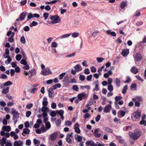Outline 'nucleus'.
Masks as SVG:
<instances>
[{"label": "nucleus", "instance_id": "17", "mask_svg": "<svg viewBox=\"0 0 146 146\" xmlns=\"http://www.w3.org/2000/svg\"><path fill=\"white\" fill-rule=\"evenodd\" d=\"M36 73L35 70L34 69L30 70L29 72V78H31L33 76L35 75Z\"/></svg>", "mask_w": 146, "mask_h": 146}, {"label": "nucleus", "instance_id": "59", "mask_svg": "<svg viewBox=\"0 0 146 146\" xmlns=\"http://www.w3.org/2000/svg\"><path fill=\"white\" fill-rule=\"evenodd\" d=\"M79 78L80 80L83 81L84 80L85 78L84 75H80L79 76Z\"/></svg>", "mask_w": 146, "mask_h": 146}, {"label": "nucleus", "instance_id": "42", "mask_svg": "<svg viewBox=\"0 0 146 146\" xmlns=\"http://www.w3.org/2000/svg\"><path fill=\"white\" fill-rule=\"evenodd\" d=\"M56 125L57 127H59L60 126L61 123V121L60 119H58L56 121Z\"/></svg>", "mask_w": 146, "mask_h": 146}, {"label": "nucleus", "instance_id": "19", "mask_svg": "<svg viewBox=\"0 0 146 146\" xmlns=\"http://www.w3.org/2000/svg\"><path fill=\"white\" fill-rule=\"evenodd\" d=\"M106 33L108 35H111L112 36L115 37L116 36V34L114 31L111 32V30H108L106 31Z\"/></svg>", "mask_w": 146, "mask_h": 146}, {"label": "nucleus", "instance_id": "28", "mask_svg": "<svg viewBox=\"0 0 146 146\" xmlns=\"http://www.w3.org/2000/svg\"><path fill=\"white\" fill-rule=\"evenodd\" d=\"M75 138L78 142H80L82 141V136L78 135H75Z\"/></svg>", "mask_w": 146, "mask_h": 146}, {"label": "nucleus", "instance_id": "61", "mask_svg": "<svg viewBox=\"0 0 146 146\" xmlns=\"http://www.w3.org/2000/svg\"><path fill=\"white\" fill-rule=\"evenodd\" d=\"M49 15V13H44L43 14V15L44 17V20H46L47 19Z\"/></svg>", "mask_w": 146, "mask_h": 146}, {"label": "nucleus", "instance_id": "29", "mask_svg": "<svg viewBox=\"0 0 146 146\" xmlns=\"http://www.w3.org/2000/svg\"><path fill=\"white\" fill-rule=\"evenodd\" d=\"M132 100L141 102L142 101V98L140 96H136L135 98H133Z\"/></svg>", "mask_w": 146, "mask_h": 146}, {"label": "nucleus", "instance_id": "48", "mask_svg": "<svg viewBox=\"0 0 146 146\" xmlns=\"http://www.w3.org/2000/svg\"><path fill=\"white\" fill-rule=\"evenodd\" d=\"M93 141L92 140H88L86 141L85 144L86 146H89L92 143Z\"/></svg>", "mask_w": 146, "mask_h": 146}, {"label": "nucleus", "instance_id": "15", "mask_svg": "<svg viewBox=\"0 0 146 146\" xmlns=\"http://www.w3.org/2000/svg\"><path fill=\"white\" fill-rule=\"evenodd\" d=\"M100 129H96L95 131L93 133L94 136L96 137H100L101 134L100 133H99Z\"/></svg>", "mask_w": 146, "mask_h": 146}, {"label": "nucleus", "instance_id": "1", "mask_svg": "<svg viewBox=\"0 0 146 146\" xmlns=\"http://www.w3.org/2000/svg\"><path fill=\"white\" fill-rule=\"evenodd\" d=\"M141 134V132L137 129L134 130L133 132L130 131L129 133V135L130 137L134 140L137 139Z\"/></svg>", "mask_w": 146, "mask_h": 146}, {"label": "nucleus", "instance_id": "40", "mask_svg": "<svg viewBox=\"0 0 146 146\" xmlns=\"http://www.w3.org/2000/svg\"><path fill=\"white\" fill-rule=\"evenodd\" d=\"M126 4L125 1H122L120 4V7L121 9H123L126 5Z\"/></svg>", "mask_w": 146, "mask_h": 146}, {"label": "nucleus", "instance_id": "23", "mask_svg": "<svg viewBox=\"0 0 146 146\" xmlns=\"http://www.w3.org/2000/svg\"><path fill=\"white\" fill-rule=\"evenodd\" d=\"M114 82L116 86L119 87L120 86L121 82L118 78H115L114 80Z\"/></svg>", "mask_w": 146, "mask_h": 146}, {"label": "nucleus", "instance_id": "21", "mask_svg": "<svg viewBox=\"0 0 146 146\" xmlns=\"http://www.w3.org/2000/svg\"><path fill=\"white\" fill-rule=\"evenodd\" d=\"M30 132V130L27 128H24L23 130V132L22 133V135L23 136H25V135L24 134H29Z\"/></svg>", "mask_w": 146, "mask_h": 146}, {"label": "nucleus", "instance_id": "43", "mask_svg": "<svg viewBox=\"0 0 146 146\" xmlns=\"http://www.w3.org/2000/svg\"><path fill=\"white\" fill-rule=\"evenodd\" d=\"M122 98L120 96H116L114 98V99L115 100V102L118 103V102L119 100H120L122 99Z\"/></svg>", "mask_w": 146, "mask_h": 146}, {"label": "nucleus", "instance_id": "8", "mask_svg": "<svg viewBox=\"0 0 146 146\" xmlns=\"http://www.w3.org/2000/svg\"><path fill=\"white\" fill-rule=\"evenodd\" d=\"M79 125L78 123H76L74 125V130L78 134L80 133V130L79 128Z\"/></svg>", "mask_w": 146, "mask_h": 146}, {"label": "nucleus", "instance_id": "35", "mask_svg": "<svg viewBox=\"0 0 146 146\" xmlns=\"http://www.w3.org/2000/svg\"><path fill=\"white\" fill-rule=\"evenodd\" d=\"M128 89V86L127 85H125L124 87H123V89L122 90V93L123 94H125L127 90Z\"/></svg>", "mask_w": 146, "mask_h": 146}, {"label": "nucleus", "instance_id": "36", "mask_svg": "<svg viewBox=\"0 0 146 146\" xmlns=\"http://www.w3.org/2000/svg\"><path fill=\"white\" fill-rule=\"evenodd\" d=\"M71 35V34L70 33H68V34H65L61 36H60V39H62V38H66L68 37Z\"/></svg>", "mask_w": 146, "mask_h": 146}, {"label": "nucleus", "instance_id": "37", "mask_svg": "<svg viewBox=\"0 0 146 146\" xmlns=\"http://www.w3.org/2000/svg\"><path fill=\"white\" fill-rule=\"evenodd\" d=\"M41 111L42 112H48V108L46 107V106H43L42 108Z\"/></svg>", "mask_w": 146, "mask_h": 146}, {"label": "nucleus", "instance_id": "63", "mask_svg": "<svg viewBox=\"0 0 146 146\" xmlns=\"http://www.w3.org/2000/svg\"><path fill=\"white\" fill-rule=\"evenodd\" d=\"M90 70L92 72H95L96 71V68L94 66H92L90 68Z\"/></svg>", "mask_w": 146, "mask_h": 146}, {"label": "nucleus", "instance_id": "56", "mask_svg": "<svg viewBox=\"0 0 146 146\" xmlns=\"http://www.w3.org/2000/svg\"><path fill=\"white\" fill-rule=\"evenodd\" d=\"M66 72H63L59 76V79L60 80L62 79L63 77L65 75Z\"/></svg>", "mask_w": 146, "mask_h": 146}, {"label": "nucleus", "instance_id": "3", "mask_svg": "<svg viewBox=\"0 0 146 146\" xmlns=\"http://www.w3.org/2000/svg\"><path fill=\"white\" fill-rule=\"evenodd\" d=\"M50 19L52 21L51 22V24H56L59 23L60 21L59 17L56 15L51 16L50 18Z\"/></svg>", "mask_w": 146, "mask_h": 146}, {"label": "nucleus", "instance_id": "32", "mask_svg": "<svg viewBox=\"0 0 146 146\" xmlns=\"http://www.w3.org/2000/svg\"><path fill=\"white\" fill-rule=\"evenodd\" d=\"M26 14L25 13H21L20 15L19 18L20 20H22L25 19Z\"/></svg>", "mask_w": 146, "mask_h": 146}, {"label": "nucleus", "instance_id": "5", "mask_svg": "<svg viewBox=\"0 0 146 146\" xmlns=\"http://www.w3.org/2000/svg\"><path fill=\"white\" fill-rule=\"evenodd\" d=\"M133 57L135 62L139 61L142 58V56L141 54L138 53L133 55Z\"/></svg>", "mask_w": 146, "mask_h": 146}, {"label": "nucleus", "instance_id": "47", "mask_svg": "<svg viewBox=\"0 0 146 146\" xmlns=\"http://www.w3.org/2000/svg\"><path fill=\"white\" fill-rule=\"evenodd\" d=\"M14 37L10 36L8 38V41L10 43H13L14 42Z\"/></svg>", "mask_w": 146, "mask_h": 146}, {"label": "nucleus", "instance_id": "6", "mask_svg": "<svg viewBox=\"0 0 146 146\" xmlns=\"http://www.w3.org/2000/svg\"><path fill=\"white\" fill-rule=\"evenodd\" d=\"M46 128L44 126H41L40 129H36L35 132L37 134H40L41 133H43L46 131Z\"/></svg>", "mask_w": 146, "mask_h": 146}, {"label": "nucleus", "instance_id": "44", "mask_svg": "<svg viewBox=\"0 0 146 146\" xmlns=\"http://www.w3.org/2000/svg\"><path fill=\"white\" fill-rule=\"evenodd\" d=\"M96 60L98 62L100 63L102 62L104 60V59L102 57H97Z\"/></svg>", "mask_w": 146, "mask_h": 146}, {"label": "nucleus", "instance_id": "58", "mask_svg": "<svg viewBox=\"0 0 146 146\" xmlns=\"http://www.w3.org/2000/svg\"><path fill=\"white\" fill-rule=\"evenodd\" d=\"M20 63L21 64H23L24 65H26V64H27L26 61L23 59L21 60Z\"/></svg>", "mask_w": 146, "mask_h": 146}, {"label": "nucleus", "instance_id": "45", "mask_svg": "<svg viewBox=\"0 0 146 146\" xmlns=\"http://www.w3.org/2000/svg\"><path fill=\"white\" fill-rule=\"evenodd\" d=\"M38 24V23L37 22L35 21H33L32 22V23L30 24V26L31 27L35 26L36 25Z\"/></svg>", "mask_w": 146, "mask_h": 146}, {"label": "nucleus", "instance_id": "4", "mask_svg": "<svg viewBox=\"0 0 146 146\" xmlns=\"http://www.w3.org/2000/svg\"><path fill=\"white\" fill-rule=\"evenodd\" d=\"M6 138L4 137L0 139V144L1 146H11V143L8 142H6Z\"/></svg>", "mask_w": 146, "mask_h": 146}, {"label": "nucleus", "instance_id": "13", "mask_svg": "<svg viewBox=\"0 0 146 146\" xmlns=\"http://www.w3.org/2000/svg\"><path fill=\"white\" fill-rule=\"evenodd\" d=\"M23 144V142L20 140L16 141L13 143L14 146H22Z\"/></svg>", "mask_w": 146, "mask_h": 146}, {"label": "nucleus", "instance_id": "62", "mask_svg": "<svg viewBox=\"0 0 146 146\" xmlns=\"http://www.w3.org/2000/svg\"><path fill=\"white\" fill-rule=\"evenodd\" d=\"M33 18V14L31 13H30L28 14L27 16V20H29Z\"/></svg>", "mask_w": 146, "mask_h": 146}, {"label": "nucleus", "instance_id": "18", "mask_svg": "<svg viewBox=\"0 0 146 146\" xmlns=\"http://www.w3.org/2000/svg\"><path fill=\"white\" fill-rule=\"evenodd\" d=\"M3 130L5 131L9 132L11 130V128L10 126H3L2 128Z\"/></svg>", "mask_w": 146, "mask_h": 146}, {"label": "nucleus", "instance_id": "30", "mask_svg": "<svg viewBox=\"0 0 146 146\" xmlns=\"http://www.w3.org/2000/svg\"><path fill=\"white\" fill-rule=\"evenodd\" d=\"M103 129L105 131L110 133H112L113 132L112 130L111 129L108 127H105Z\"/></svg>", "mask_w": 146, "mask_h": 146}, {"label": "nucleus", "instance_id": "25", "mask_svg": "<svg viewBox=\"0 0 146 146\" xmlns=\"http://www.w3.org/2000/svg\"><path fill=\"white\" fill-rule=\"evenodd\" d=\"M43 101L42 104L43 106H46L47 105L48 102L47 101V98L46 97H44L43 98Z\"/></svg>", "mask_w": 146, "mask_h": 146}, {"label": "nucleus", "instance_id": "60", "mask_svg": "<svg viewBox=\"0 0 146 146\" xmlns=\"http://www.w3.org/2000/svg\"><path fill=\"white\" fill-rule=\"evenodd\" d=\"M57 44L56 42H53L51 43V47L56 48L57 46Z\"/></svg>", "mask_w": 146, "mask_h": 146}, {"label": "nucleus", "instance_id": "7", "mask_svg": "<svg viewBox=\"0 0 146 146\" xmlns=\"http://www.w3.org/2000/svg\"><path fill=\"white\" fill-rule=\"evenodd\" d=\"M52 72L50 71L49 68H46L45 69L42 71V74L44 76L48 75L49 74H52Z\"/></svg>", "mask_w": 146, "mask_h": 146}, {"label": "nucleus", "instance_id": "39", "mask_svg": "<svg viewBox=\"0 0 146 146\" xmlns=\"http://www.w3.org/2000/svg\"><path fill=\"white\" fill-rule=\"evenodd\" d=\"M47 130L49 129L51 127V125L50 123L49 122H47L45 123Z\"/></svg>", "mask_w": 146, "mask_h": 146}, {"label": "nucleus", "instance_id": "52", "mask_svg": "<svg viewBox=\"0 0 146 146\" xmlns=\"http://www.w3.org/2000/svg\"><path fill=\"white\" fill-rule=\"evenodd\" d=\"M5 86H8L10 85H11L13 84V83L10 81H8L5 83Z\"/></svg>", "mask_w": 146, "mask_h": 146}, {"label": "nucleus", "instance_id": "12", "mask_svg": "<svg viewBox=\"0 0 146 146\" xmlns=\"http://www.w3.org/2000/svg\"><path fill=\"white\" fill-rule=\"evenodd\" d=\"M57 136V133H54L50 135V138L52 141H54L56 139Z\"/></svg>", "mask_w": 146, "mask_h": 146}, {"label": "nucleus", "instance_id": "26", "mask_svg": "<svg viewBox=\"0 0 146 146\" xmlns=\"http://www.w3.org/2000/svg\"><path fill=\"white\" fill-rule=\"evenodd\" d=\"M137 85L135 83H133L131 84L130 86V89L132 91L137 90Z\"/></svg>", "mask_w": 146, "mask_h": 146}, {"label": "nucleus", "instance_id": "16", "mask_svg": "<svg viewBox=\"0 0 146 146\" xmlns=\"http://www.w3.org/2000/svg\"><path fill=\"white\" fill-rule=\"evenodd\" d=\"M111 105L110 104H108L106 105L104 109V111L106 113H108L110 111Z\"/></svg>", "mask_w": 146, "mask_h": 146}, {"label": "nucleus", "instance_id": "54", "mask_svg": "<svg viewBox=\"0 0 146 146\" xmlns=\"http://www.w3.org/2000/svg\"><path fill=\"white\" fill-rule=\"evenodd\" d=\"M76 54L75 52H73L72 54L68 55L66 56V57L67 58H70L74 57Z\"/></svg>", "mask_w": 146, "mask_h": 146}, {"label": "nucleus", "instance_id": "31", "mask_svg": "<svg viewBox=\"0 0 146 146\" xmlns=\"http://www.w3.org/2000/svg\"><path fill=\"white\" fill-rule=\"evenodd\" d=\"M72 124V122L69 120H67L65 121V125L68 127L71 126Z\"/></svg>", "mask_w": 146, "mask_h": 146}, {"label": "nucleus", "instance_id": "34", "mask_svg": "<svg viewBox=\"0 0 146 146\" xmlns=\"http://www.w3.org/2000/svg\"><path fill=\"white\" fill-rule=\"evenodd\" d=\"M61 86V84L60 83L56 84L52 86L53 90H55L57 88H59Z\"/></svg>", "mask_w": 146, "mask_h": 146}, {"label": "nucleus", "instance_id": "24", "mask_svg": "<svg viewBox=\"0 0 146 146\" xmlns=\"http://www.w3.org/2000/svg\"><path fill=\"white\" fill-rule=\"evenodd\" d=\"M116 139L119 140V142L121 143H123L124 142V140L122 139V137L121 136H115Z\"/></svg>", "mask_w": 146, "mask_h": 146}, {"label": "nucleus", "instance_id": "46", "mask_svg": "<svg viewBox=\"0 0 146 146\" xmlns=\"http://www.w3.org/2000/svg\"><path fill=\"white\" fill-rule=\"evenodd\" d=\"M79 33H78L74 32L72 34V36L73 38H76L79 36Z\"/></svg>", "mask_w": 146, "mask_h": 146}, {"label": "nucleus", "instance_id": "20", "mask_svg": "<svg viewBox=\"0 0 146 146\" xmlns=\"http://www.w3.org/2000/svg\"><path fill=\"white\" fill-rule=\"evenodd\" d=\"M74 68L76 72L80 71L82 70V67L79 64H77L74 67Z\"/></svg>", "mask_w": 146, "mask_h": 146}, {"label": "nucleus", "instance_id": "14", "mask_svg": "<svg viewBox=\"0 0 146 146\" xmlns=\"http://www.w3.org/2000/svg\"><path fill=\"white\" fill-rule=\"evenodd\" d=\"M19 113L17 114H14L13 115V119L14 121L15 124H16L17 122V119L19 117Z\"/></svg>", "mask_w": 146, "mask_h": 146}, {"label": "nucleus", "instance_id": "57", "mask_svg": "<svg viewBox=\"0 0 146 146\" xmlns=\"http://www.w3.org/2000/svg\"><path fill=\"white\" fill-rule=\"evenodd\" d=\"M108 89L110 92L112 91L113 90V87L112 85H108Z\"/></svg>", "mask_w": 146, "mask_h": 146}, {"label": "nucleus", "instance_id": "10", "mask_svg": "<svg viewBox=\"0 0 146 146\" xmlns=\"http://www.w3.org/2000/svg\"><path fill=\"white\" fill-rule=\"evenodd\" d=\"M48 92L49 98L52 99H53L54 97V94L52 88H49L48 91Z\"/></svg>", "mask_w": 146, "mask_h": 146}, {"label": "nucleus", "instance_id": "27", "mask_svg": "<svg viewBox=\"0 0 146 146\" xmlns=\"http://www.w3.org/2000/svg\"><path fill=\"white\" fill-rule=\"evenodd\" d=\"M9 88L7 87L3 89L2 90V92L4 94H6L8 93L9 92Z\"/></svg>", "mask_w": 146, "mask_h": 146}, {"label": "nucleus", "instance_id": "33", "mask_svg": "<svg viewBox=\"0 0 146 146\" xmlns=\"http://www.w3.org/2000/svg\"><path fill=\"white\" fill-rule=\"evenodd\" d=\"M56 112L57 114H58L60 116H62L63 115L64 111L63 110H56Z\"/></svg>", "mask_w": 146, "mask_h": 146}, {"label": "nucleus", "instance_id": "11", "mask_svg": "<svg viewBox=\"0 0 146 146\" xmlns=\"http://www.w3.org/2000/svg\"><path fill=\"white\" fill-rule=\"evenodd\" d=\"M129 53V50L128 49L125 48L121 52V54L124 57L127 56Z\"/></svg>", "mask_w": 146, "mask_h": 146}, {"label": "nucleus", "instance_id": "22", "mask_svg": "<svg viewBox=\"0 0 146 146\" xmlns=\"http://www.w3.org/2000/svg\"><path fill=\"white\" fill-rule=\"evenodd\" d=\"M130 71L133 73L135 74L138 72V69L136 68L135 67L133 66L131 67Z\"/></svg>", "mask_w": 146, "mask_h": 146}, {"label": "nucleus", "instance_id": "41", "mask_svg": "<svg viewBox=\"0 0 146 146\" xmlns=\"http://www.w3.org/2000/svg\"><path fill=\"white\" fill-rule=\"evenodd\" d=\"M20 42L23 44H25L26 43L25 39L24 36H22L20 38Z\"/></svg>", "mask_w": 146, "mask_h": 146}, {"label": "nucleus", "instance_id": "55", "mask_svg": "<svg viewBox=\"0 0 146 146\" xmlns=\"http://www.w3.org/2000/svg\"><path fill=\"white\" fill-rule=\"evenodd\" d=\"M56 114L57 113L56 111H52L50 112V115L52 117H54L56 116Z\"/></svg>", "mask_w": 146, "mask_h": 146}, {"label": "nucleus", "instance_id": "50", "mask_svg": "<svg viewBox=\"0 0 146 146\" xmlns=\"http://www.w3.org/2000/svg\"><path fill=\"white\" fill-rule=\"evenodd\" d=\"M21 58V56L20 54H17L16 56V59L18 61L20 60Z\"/></svg>", "mask_w": 146, "mask_h": 146}, {"label": "nucleus", "instance_id": "64", "mask_svg": "<svg viewBox=\"0 0 146 146\" xmlns=\"http://www.w3.org/2000/svg\"><path fill=\"white\" fill-rule=\"evenodd\" d=\"M31 143V141L30 139H27L26 141V145L27 146H30Z\"/></svg>", "mask_w": 146, "mask_h": 146}, {"label": "nucleus", "instance_id": "9", "mask_svg": "<svg viewBox=\"0 0 146 146\" xmlns=\"http://www.w3.org/2000/svg\"><path fill=\"white\" fill-rule=\"evenodd\" d=\"M86 94L85 92H83L79 94L77 96V98L79 100L81 101L83 99H84L86 97Z\"/></svg>", "mask_w": 146, "mask_h": 146}, {"label": "nucleus", "instance_id": "53", "mask_svg": "<svg viewBox=\"0 0 146 146\" xmlns=\"http://www.w3.org/2000/svg\"><path fill=\"white\" fill-rule=\"evenodd\" d=\"M68 83H76V81L75 78H71L70 79V81L68 82Z\"/></svg>", "mask_w": 146, "mask_h": 146}, {"label": "nucleus", "instance_id": "51", "mask_svg": "<svg viewBox=\"0 0 146 146\" xmlns=\"http://www.w3.org/2000/svg\"><path fill=\"white\" fill-rule=\"evenodd\" d=\"M29 66L28 65H27V64H26V65H24V66L22 67L23 69L24 70H29Z\"/></svg>", "mask_w": 146, "mask_h": 146}, {"label": "nucleus", "instance_id": "49", "mask_svg": "<svg viewBox=\"0 0 146 146\" xmlns=\"http://www.w3.org/2000/svg\"><path fill=\"white\" fill-rule=\"evenodd\" d=\"M126 80L124 82L125 83H128L131 81V79L129 77L127 76L126 78Z\"/></svg>", "mask_w": 146, "mask_h": 146}, {"label": "nucleus", "instance_id": "2", "mask_svg": "<svg viewBox=\"0 0 146 146\" xmlns=\"http://www.w3.org/2000/svg\"><path fill=\"white\" fill-rule=\"evenodd\" d=\"M140 116L141 112L137 110L133 113L131 118L133 121H136L138 120Z\"/></svg>", "mask_w": 146, "mask_h": 146}, {"label": "nucleus", "instance_id": "38", "mask_svg": "<svg viewBox=\"0 0 146 146\" xmlns=\"http://www.w3.org/2000/svg\"><path fill=\"white\" fill-rule=\"evenodd\" d=\"M72 89L76 92L79 91L78 87L77 85H74L72 86Z\"/></svg>", "mask_w": 146, "mask_h": 146}]
</instances>
